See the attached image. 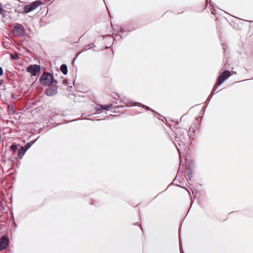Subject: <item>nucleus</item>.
<instances>
[{"label":"nucleus","mask_w":253,"mask_h":253,"mask_svg":"<svg viewBox=\"0 0 253 253\" xmlns=\"http://www.w3.org/2000/svg\"><path fill=\"white\" fill-rule=\"evenodd\" d=\"M13 33L15 36H23L25 34V30L22 26L17 24L13 27Z\"/></svg>","instance_id":"2"},{"label":"nucleus","mask_w":253,"mask_h":253,"mask_svg":"<svg viewBox=\"0 0 253 253\" xmlns=\"http://www.w3.org/2000/svg\"><path fill=\"white\" fill-rule=\"evenodd\" d=\"M57 93V88L55 86H51L48 88L46 90V94L48 96H53Z\"/></svg>","instance_id":"7"},{"label":"nucleus","mask_w":253,"mask_h":253,"mask_svg":"<svg viewBox=\"0 0 253 253\" xmlns=\"http://www.w3.org/2000/svg\"><path fill=\"white\" fill-rule=\"evenodd\" d=\"M145 107L146 108V109L148 110H150V108L149 107H147V106H145Z\"/></svg>","instance_id":"15"},{"label":"nucleus","mask_w":253,"mask_h":253,"mask_svg":"<svg viewBox=\"0 0 253 253\" xmlns=\"http://www.w3.org/2000/svg\"><path fill=\"white\" fill-rule=\"evenodd\" d=\"M12 58L13 59H16V57L14 56L13 55L12 56Z\"/></svg>","instance_id":"16"},{"label":"nucleus","mask_w":253,"mask_h":253,"mask_svg":"<svg viewBox=\"0 0 253 253\" xmlns=\"http://www.w3.org/2000/svg\"><path fill=\"white\" fill-rule=\"evenodd\" d=\"M26 150H25L24 147H21L19 150H18V156L20 157V156H22L24 154L25 151Z\"/></svg>","instance_id":"10"},{"label":"nucleus","mask_w":253,"mask_h":253,"mask_svg":"<svg viewBox=\"0 0 253 253\" xmlns=\"http://www.w3.org/2000/svg\"><path fill=\"white\" fill-rule=\"evenodd\" d=\"M40 67L37 65H32L27 68V71L30 73L32 75L36 76L40 72Z\"/></svg>","instance_id":"4"},{"label":"nucleus","mask_w":253,"mask_h":253,"mask_svg":"<svg viewBox=\"0 0 253 253\" xmlns=\"http://www.w3.org/2000/svg\"><path fill=\"white\" fill-rule=\"evenodd\" d=\"M11 149L14 151L17 149V146L15 144H13L11 146Z\"/></svg>","instance_id":"12"},{"label":"nucleus","mask_w":253,"mask_h":253,"mask_svg":"<svg viewBox=\"0 0 253 253\" xmlns=\"http://www.w3.org/2000/svg\"><path fill=\"white\" fill-rule=\"evenodd\" d=\"M52 82V76L49 73H43L40 78V83L45 86L50 85Z\"/></svg>","instance_id":"1"},{"label":"nucleus","mask_w":253,"mask_h":253,"mask_svg":"<svg viewBox=\"0 0 253 253\" xmlns=\"http://www.w3.org/2000/svg\"><path fill=\"white\" fill-rule=\"evenodd\" d=\"M8 112L9 114H13L15 113L13 105H10L8 106Z\"/></svg>","instance_id":"9"},{"label":"nucleus","mask_w":253,"mask_h":253,"mask_svg":"<svg viewBox=\"0 0 253 253\" xmlns=\"http://www.w3.org/2000/svg\"><path fill=\"white\" fill-rule=\"evenodd\" d=\"M8 245V239L3 237L0 240V250H3L5 249Z\"/></svg>","instance_id":"6"},{"label":"nucleus","mask_w":253,"mask_h":253,"mask_svg":"<svg viewBox=\"0 0 253 253\" xmlns=\"http://www.w3.org/2000/svg\"><path fill=\"white\" fill-rule=\"evenodd\" d=\"M230 76V73L228 71H224L222 74L219 77L217 85H219L223 81L227 79Z\"/></svg>","instance_id":"5"},{"label":"nucleus","mask_w":253,"mask_h":253,"mask_svg":"<svg viewBox=\"0 0 253 253\" xmlns=\"http://www.w3.org/2000/svg\"><path fill=\"white\" fill-rule=\"evenodd\" d=\"M108 108V107L107 106H99L97 108V110H107Z\"/></svg>","instance_id":"11"},{"label":"nucleus","mask_w":253,"mask_h":253,"mask_svg":"<svg viewBox=\"0 0 253 253\" xmlns=\"http://www.w3.org/2000/svg\"><path fill=\"white\" fill-rule=\"evenodd\" d=\"M30 147V145L29 144L26 145V148L25 150H27Z\"/></svg>","instance_id":"14"},{"label":"nucleus","mask_w":253,"mask_h":253,"mask_svg":"<svg viewBox=\"0 0 253 253\" xmlns=\"http://www.w3.org/2000/svg\"><path fill=\"white\" fill-rule=\"evenodd\" d=\"M3 73V70L1 67H0V76Z\"/></svg>","instance_id":"13"},{"label":"nucleus","mask_w":253,"mask_h":253,"mask_svg":"<svg viewBox=\"0 0 253 253\" xmlns=\"http://www.w3.org/2000/svg\"><path fill=\"white\" fill-rule=\"evenodd\" d=\"M42 4V2L40 1H35L32 3L31 4L27 5L24 7V10L25 13H28L35 10L38 7L40 4Z\"/></svg>","instance_id":"3"},{"label":"nucleus","mask_w":253,"mask_h":253,"mask_svg":"<svg viewBox=\"0 0 253 253\" xmlns=\"http://www.w3.org/2000/svg\"><path fill=\"white\" fill-rule=\"evenodd\" d=\"M60 70L64 75L67 74L68 70L66 65H65V64L62 65L60 67Z\"/></svg>","instance_id":"8"}]
</instances>
